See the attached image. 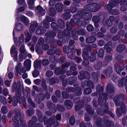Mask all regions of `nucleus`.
<instances>
[{
	"instance_id": "1",
	"label": "nucleus",
	"mask_w": 127,
	"mask_h": 127,
	"mask_svg": "<svg viewBox=\"0 0 127 127\" xmlns=\"http://www.w3.org/2000/svg\"><path fill=\"white\" fill-rule=\"evenodd\" d=\"M74 21L73 19H71V20L70 23L69 22H67L66 25L68 31L64 30V32L63 33L64 34V36L63 37L62 40L65 43L67 42L69 39L70 34L69 33L68 31L72 30V27L74 26Z\"/></svg>"
},
{
	"instance_id": "2",
	"label": "nucleus",
	"mask_w": 127,
	"mask_h": 127,
	"mask_svg": "<svg viewBox=\"0 0 127 127\" xmlns=\"http://www.w3.org/2000/svg\"><path fill=\"white\" fill-rule=\"evenodd\" d=\"M24 118V116L19 113L17 114L15 117L13 118V122L15 123L17 122L18 123V124L15 126V127H19V124L20 125V124L23 127H27L25 121L23 120Z\"/></svg>"
},
{
	"instance_id": "3",
	"label": "nucleus",
	"mask_w": 127,
	"mask_h": 127,
	"mask_svg": "<svg viewBox=\"0 0 127 127\" xmlns=\"http://www.w3.org/2000/svg\"><path fill=\"white\" fill-rule=\"evenodd\" d=\"M87 9L92 12L98 11L100 8V5L96 3H94L86 6Z\"/></svg>"
},
{
	"instance_id": "4",
	"label": "nucleus",
	"mask_w": 127,
	"mask_h": 127,
	"mask_svg": "<svg viewBox=\"0 0 127 127\" xmlns=\"http://www.w3.org/2000/svg\"><path fill=\"white\" fill-rule=\"evenodd\" d=\"M119 0H114V1L112 2L110 1L109 4L105 5V8L107 10H111L112 8L117 5L118 4Z\"/></svg>"
},
{
	"instance_id": "5",
	"label": "nucleus",
	"mask_w": 127,
	"mask_h": 127,
	"mask_svg": "<svg viewBox=\"0 0 127 127\" xmlns=\"http://www.w3.org/2000/svg\"><path fill=\"white\" fill-rule=\"evenodd\" d=\"M87 50L86 49H84L83 51V53L82 54L83 58L84 61V62L82 63V64L84 65H86L89 64V63L87 59L88 58V54L87 51Z\"/></svg>"
},
{
	"instance_id": "6",
	"label": "nucleus",
	"mask_w": 127,
	"mask_h": 127,
	"mask_svg": "<svg viewBox=\"0 0 127 127\" xmlns=\"http://www.w3.org/2000/svg\"><path fill=\"white\" fill-rule=\"evenodd\" d=\"M38 44H37L35 47V51L41 54V50L40 47V45H42L44 43V40L41 37L40 38L38 41Z\"/></svg>"
},
{
	"instance_id": "7",
	"label": "nucleus",
	"mask_w": 127,
	"mask_h": 127,
	"mask_svg": "<svg viewBox=\"0 0 127 127\" xmlns=\"http://www.w3.org/2000/svg\"><path fill=\"white\" fill-rule=\"evenodd\" d=\"M54 19L49 17H47L43 21V26L46 28H48L49 27V22L54 21Z\"/></svg>"
},
{
	"instance_id": "8",
	"label": "nucleus",
	"mask_w": 127,
	"mask_h": 127,
	"mask_svg": "<svg viewBox=\"0 0 127 127\" xmlns=\"http://www.w3.org/2000/svg\"><path fill=\"white\" fill-rule=\"evenodd\" d=\"M110 20L108 19L106 20V22H103V25L105 26H107L111 27L112 26V21H113L114 19V17L112 16H111L109 17Z\"/></svg>"
},
{
	"instance_id": "9",
	"label": "nucleus",
	"mask_w": 127,
	"mask_h": 127,
	"mask_svg": "<svg viewBox=\"0 0 127 127\" xmlns=\"http://www.w3.org/2000/svg\"><path fill=\"white\" fill-rule=\"evenodd\" d=\"M21 95V92L19 91L17 92L16 94V95L14 97V102H13V105L14 106H16L17 105L18 103V101H19L20 99V97Z\"/></svg>"
},
{
	"instance_id": "10",
	"label": "nucleus",
	"mask_w": 127,
	"mask_h": 127,
	"mask_svg": "<svg viewBox=\"0 0 127 127\" xmlns=\"http://www.w3.org/2000/svg\"><path fill=\"white\" fill-rule=\"evenodd\" d=\"M107 94L109 95L112 96L111 95H113L114 94V91L113 85L111 84H109L107 87Z\"/></svg>"
},
{
	"instance_id": "11",
	"label": "nucleus",
	"mask_w": 127,
	"mask_h": 127,
	"mask_svg": "<svg viewBox=\"0 0 127 127\" xmlns=\"http://www.w3.org/2000/svg\"><path fill=\"white\" fill-rule=\"evenodd\" d=\"M119 2L120 4H123L121 7V10L122 11H125L127 9V0H119Z\"/></svg>"
},
{
	"instance_id": "12",
	"label": "nucleus",
	"mask_w": 127,
	"mask_h": 127,
	"mask_svg": "<svg viewBox=\"0 0 127 127\" xmlns=\"http://www.w3.org/2000/svg\"><path fill=\"white\" fill-rule=\"evenodd\" d=\"M121 109L120 110L119 108H118L117 109L116 113L118 116H120L122 114L121 112V111H123V113H126V111L125 106V104L124 103H123L121 104Z\"/></svg>"
},
{
	"instance_id": "13",
	"label": "nucleus",
	"mask_w": 127,
	"mask_h": 127,
	"mask_svg": "<svg viewBox=\"0 0 127 127\" xmlns=\"http://www.w3.org/2000/svg\"><path fill=\"white\" fill-rule=\"evenodd\" d=\"M106 109H105L104 110L101 109H98L97 110V113L100 115H103L105 114L106 113H108V104H106Z\"/></svg>"
},
{
	"instance_id": "14",
	"label": "nucleus",
	"mask_w": 127,
	"mask_h": 127,
	"mask_svg": "<svg viewBox=\"0 0 127 127\" xmlns=\"http://www.w3.org/2000/svg\"><path fill=\"white\" fill-rule=\"evenodd\" d=\"M38 26L37 23L35 22H32L31 23V25L29 29V31L31 33L34 32L36 28Z\"/></svg>"
},
{
	"instance_id": "15",
	"label": "nucleus",
	"mask_w": 127,
	"mask_h": 127,
	"mask_svg": "<svg viewBox=\"0 0 127 127\" xmlns=\"http://www.w3.org/2000/svg\"><path fill=\"white\" fill-rule=\"evenodd\" d=\"M46 35L47 36V40H50V39H53L54 37H55L56 35V34L54 32H50L46 34Z\"/></svg>"
},
{
	"instance_id": "16",
	"label": "nucleus",
	"mask_w": 127,
	"mask_h": 127,
	"mask_svg": "<svg viewBox=\"0 0 127 127\" xmlns=\"http://www.w3.org/2000/svg\"><path fill=\"white\" fill-rule=\"evenodd\" d=\"M36 9L38 11L37 13L40 16H43L45 14V11L41 6H38L36 8Z\"/></svg>"
},
{
	"instance_id": "17",
	"label": "nucleus",
	"mask_w": 127,
	"mask_h": 127,
	"mask_svg": "<svg viewBox=\"0 0 127 127\" xmlns=\"http://www.w3.org/2000/svg\"><path fill=\"white\" fill-rule=\"evenodd\" d=\"M45 31L46 30L43 27L39 26L37 28L36 31V33L37 34H40L44 33Z\"/></svg>"
},
{
	"instance_id": "18",
	"label": "nucleus",
	"mask_w": 127,
	"mask_h": 127,
	"mask_svg": "<svg viewBox=\"0 0 127 127\" xmlns=\"http://www.w3.org/2000/svg\"><path fill=\"white\" fill-rule=\"evenodd\" d=\"M24 64L27 68V70L29 71L31 67V61L27 59L24 62Z\"/></svg>"
},
{
	"instance_id": "19",
	"label": "nucleus",
	"mask_w": 127,
	"mask_h": 127,
	"mask_svg": "<svg viewBox=\"0 0 127 127\" xmlns=\"http://www.w3.org/2000/svg\"><path fill=\"white\" fill-rule=\"evenodd\" d=\"M22 67V65L20 63H19L16 68L15 71V74L16 75H17L19 73L20 74H22L21 69Z\"/></svg>"
},
{
	"instance_id": "20",
	"label": "nucleus",
	"mask_w": 127,
	"mask_h": 127,
	"mask_svg": "<svg viewBox=\"0 0 127 127\" xmlns=\"http://www.w3.org/2000/svg\"><path fill=\"white\" fill-rule=\"evenodd\" d=\"M11 54L12 57H15L17 56V52L16 51L15 46L13 45L11 48Z\"/></svg>"
},
{
	"instance_id": "21",
	"label": "nucleus",
	"mask_w": 127,
	"mask_h": 127,
	"mask_svg": "<svg viewBox=\"0 0 127 127\" xmlns=\"http://www.w3.org/2000/svg\"><path fill=\"white\" fill-rule=\"evenodd\" d=\"M70 11L69 9L66 10V12L63 15V16L64 19L66 20L70 18L71 15L70 13Z\"/></svg>"
},
{
	"instance_id": "22",
	"label": "nucleus",
	"mask_w": 127,
	"mask_h": 127,
	"mask_svg": "<svg viewBox=\"0 0 127 127\" xmlns=\"http://www.w3.org/2000/svg\"><path fill=\"white\" fill-rule=\"evenodd\" d=\"M64 104L68 109L71 108L73 106L72 102L70 101L66 100L64 102Z\"/></svg>"
},
{
	"instance_id": "23",
	"label": "nucleus",
	"mask_w": 127,
	"mask_h": 127,
	"mask_svg": "<svg viewBox=\"0 0 127 127\" xmlns=\"http://www.w3.org/2000/svg\"><path fill=\"white\" fill-rule=\"evenodd\" d=\"M83 72V71H81L80 72V75H79L78 76V78L79 79L82 80L85 77H87V78H89L90 77V73L87 72H85L84 75L85 76L83 77V75L81 74V73H82Z\"/></svg>"
},
{
	"instance_id": "24",
	"label": "nucleus",
	"mask_w": 127,
	"mask_h": 127,
	"mask_svg": "<svg viewBox=\"0 0 127 127\" xmlns=\"http://www.w3.org/2000/svg\"><path fill=\"white\" fill-rule=\"evenodd\" d=\"M23 28V26L20 23L17 24L16 25L15 29H14L13 31V35H14V31L15 29H16L18 31H20L22 30Z\"/></svg>"
},
{
	"instance_id": "25",
	"label": "nucleus",
	"mask_w": 127,
	"mask_h": 127,
	"mask_svg": "<svg viewBox=\"0 0 127 127\" xmlns=\"http://www.w3.org/2000/svg\"><path fill=\"white\" fill-rule=\"evenodd\" d=\"M55 7L56 9L58 12L62 11L63 8V4L60 3H58L56 4Z\"/></svg>"
},
{
	"instance_id": "26",
	"label": "nucleus",
	"mask_w": 127,
	"mask_h": 127,
	"mask_svg": "<svg viewBox=\"0 0 127 127\" xmlns=\"http://www.w3.org/2000/svg\"><path fill=\"white\" fill-rule=\"evenodd\" d=\"M21 20L24 23L25 25L29 24V20L28 19L24 16H22L21 17Z\"/></svg>"
},
{
	"instance_id": "27",
	"label": "nucleus",
	"mask_w": 127,
	"mask_h": 127,
	"mask_svg": "<svg viewBox=\"0 0 127 127\" xmlns=\"http://www.w3.org/2000/svg\"><path fill=\"white\" fill-rule=\"evenodd\" d=\"M41 61L40 60H37L34 62V66L35 69H37L38 67H40Z\"/></svg>"
},
{
	"instance_id": "28",
	"label": "nucleus",
	"mask_w": 127,
	"mask_h": 127,
	"mask_svg": "<svg viewBox=\"0 0 127 127\" xmlns=\"http://www.w3.org/2000/svg\"><path fill=\"white\" fill-rule=\"evenodd\" d=\"M127 80V77L126 78H123L120 81L118 82V85L120 87H122L123 86L124 84H125L126 82V80Z\"/></svg>"
},
{
	"instance_id": "29",
	"label": "nucleus",
	"mask_w": 127,
	"mask_h": 127,
	"mask_svg": "<svg viewBox=\"0 0 127 127\" xmlns=\"http://www.w3.org/2000/svg\"><path fill=\"white\" fill-rule=\"evenodd\" d=\"M53 118L51 119V118L49 120H48L46 122L45 121H44V124L45 125H48V126L52 125L53 123H54V121H55L54 120L55 117H53Z\"/></svg>"
},
{
	"instance_id": "30",
	"label": "nucleus",
	"mask_w": 127,
	"mask_h": 127,
	"mask_svg": "<svg viewBox=\"0 0 127 127\" xmlns=\"http://www.w3.org/2000/svg\"><path fill=\"white\" fill-rule=\"evenodd\" d=\"M96 38L95 37L90 36L87 38L86 41L88 43H90L94 42Z\"/></svg>"
},
{
	"instance_id": "31",
	"label": "nucleus",
	"mask_w": 127,
	"mask_h": 127,
	"mask_svg": "<svg viewBox=\"0 0 127 127\" xmlns=\"http://www.w3.org/2000/svg\"><path fill=\"white\" fill-rule=\"evenodd\" d=\"M83 17H84L86 20L90 19L92 17V15L90 12H88L82 15Z\"/></svg>"
},
{
	"instance_id": "32",
	"label": "nucleus",
	"mask_w": 127,
	"mask_h": 127,
	"mask_svg": "<svg viewBox=\"0 0 127 127\" xmlns=\"http://www.w3.org/2000/svg\"><path fill=\"white\" fill-rule=\"evenodd\" d=\"M37 121V119L35 117H33L32 120H30L28 124L29 127H32L33 123Z\"/></svg>"
},
{
	"instance_id": "33",
	"label": "nucleus",
	"mask_w": 127,
	"mask_h": 127,
	"mask_svg": "<svg viewBox=\"0 0 127 127\" xmlns=\"http://www.w3.org/2000/svg\"><path fill=\"white\" fill-rule=\"evenodd\" d=\"M84 84L85 86H89L92 88H93V83L90 81H85Z\"/></svg>"
},
{
	"instance_id": "34",
	"label": "nucleus",
	"mask_w": 127,
	"mask_h": 127,
	"mask_svg": "<svg viewBox=\"0 0 127 127\" xmlns=\"http://www.w3.org/2000/svg\"><path fill=\"white\" fill-rule=\"evenodd\" d=\"M79 100L80 99L79 98H77L75 99L74 100V103H75L76 102H77V105H76L75 106V110L76 111L78 110L81 108V106H80L78 105L77 104H78L79 103H80Z\"/></svg>"
},
{
	"instance_id": "35",
	"label": "nucleus",
	"mask_w": 127,
	"mask_h": 127,
	"mask_svg": "<svg viewBox=\"0 0 127 127\" xmlns=\"http://www.w3.org/2000/svg\"><path fill=\"white\" fill-rule=\"evenodd\" d=\"M103 87L100 85H98L97 88V94H98L100 95L102 94L103 92Z\"/></svg>"
},
{
	"instance_id": "36",
	"label": "nucleus",
	"mask_w": 127,
	"mask_h": 127,
	"mask_svg": "<svg viewBox=\"0 0 127 127\" xmlns=\"http://www.w3.org/2000/svg\"><path fill=\"white\" fill-rule=\"evenodd\" d=\"M27 2L28 4L30 5L29 8L30 9H32L34 7L33 5L34 2L33 0H27Z\"/></svg>"
},
{
	"instance_id": "37",
	"label": "nucleus",
	"mask_w": 127,
	"mask_h": 127,
	"mask_svg": "<svg viewBox=\"0 0 127 127\" xmlns=\"http://www.w3.org/2000/svg\"><path fill=\"white\" fill-rule=\"evenodd\" d=\"M125 47L123 45H121L118 46L117 49V51L119 52H122L125 49Z\"/></svg>"
},
{
	"instance_id": "38",
	"label": "nucleus",
	"mask_w": 127,
	"mask_h": 127,
	"mask_svg": "<svg viewBox=\"0 0 127 127\" xmlns=\"http://www.w3.org/2000/svg\"><path fill=\"white\" fill-rule=\"evenodd\" d=\"M58 23L59 27L61 28H63L64 27V24L63 21L61 19H59Z\"/></svg>"
},
{
	"instance_id": "39",
	"label": "nucleus",
	"mask_w": 127,
	"mask_h": 127,
	"mask_svg": "<svg viewBox=\"0 0 127 127\" xmlns=\"http://www.w3.org/2000/svg\"><path fill=\"white\" fill-rule=\"evenodd\" d=\"M54 72L55 74L57 75H59L61 74H63L65 72L64 71H62L61 69L59 68H56Z\"/></svg>"
},
{
	"instance_id": "40",
	"label": "nucleus",
	"mask_w": 127,
	"mask_h": 127,
	"mask_svg": "<svg viewBox=\"0 0 127 127\" xmlns=\"http://www.w3.org/2000/svg\"><path fill=\"white\" fill-rule=\"evenodd\" d=\"M49 15L51 16H54L56 14L55 9L53 8H51L50 9Z\"/></svg>"
},
{
	"instance_id": "41",
	"label": "nucleus",
	"mask_w": 127,
	"mask_h": 127,
	"mask_svg": "<svg viewBox=\"0 0 127 127\" xmlns=\"http://www.w3.org/2000/svg\"><path fill=\"white\" fill-rule=\"evenodd\" d=\"M112 72V69L111 68H110L107 70L106 71H104V74H105L106 76H109L110 74Z\"/></svg>"
},
{
	"instance_id": "42",
	"label": "nucleus",
	"mask_w": 127,
	"mask_h": 127,
	"mask_svg": "<svg viewBox=\"0 0 127 127\" xmlns=\"http://www.w3.org/2000/svg\"><path fill=\"white\" fill-rule=\"evenodd\" d=\"M75 123L74 117V116L71 117L69 119V123L71 125L73 126L74 125Z\"/></svg>"
},
{
	"instance_id": "43",
	"label": "nucleus",
	"mask_w": 127,
	"mask_h": 127,
	"mask_svg": "<svg viewBox=\"0 0 127 127\" xmlns=\"http://www.w3.org/2000/svg\"><path fill=\"white\" fill-rule=\"evenodd\" d=\"M115 67L116 68V70L117 72L119 74H120V72L121 71V67L119 66L117 64H115Z\"/></svg>"
},
{
	"instance_id": "44",
	"label": "nucleus",
	"mask_w": 127,
	"mask_h": 127,
	"mask_svg": "<svg viewBox=\"0 0 127 127\" xmlns=\"http://www.w3.org/2000/svg\"><path fill=\"white\" fill-rule=\"evenodd\" d=\"M104 51L103 49H100L99 50V52L98 54V56L99 57L102 58L103 56Z\"/></svg>"
},
{
	"instance_id": "45",
	"label": "nucleus",
	"mask_w": 127,
	"mask_h": 127,
	"mask_svg": "<svg viewBox=\"0 0 127 127\" xmlns=\"http://www.w3.org/2000/svg\"><path fill=\"white\" fill-rule=\"evenodd\" d=\"M57 108L58 110L60 112H62L65 110V108L63 106L58 105Z\"/></svg>"
},
{
	"instance_id": "46",
	"label": "nucleus",
	"mask_w": 127,
	"mask_h": 127,
	"mask_svg": "<svg viewBox=\"0 0 127 127\" xmlns=\"http://www.w3.org/2000/svg\"><path fill=\"white\" fill-rule=\"evenodd\" d=\"M92 20L94 22H98L100 20L99 17L98 16H94L92 18Z\"/></svg>"
},
{
	"instance_id": "47",
	"label": "nucleus",
	"mask_w": 127,
	"mask_h": 127,
	"mask_svg": "<svg viewBox=\"0 0 127 127\" xmlns=\"http://www.w3.org/2000/svg\"><path fill=\"white\" fill-rule=\"evenodd\" d=\"M92 92V90L89 88H87L85 90L84 93L85 95H88Z\"/></svg>"
},
{
	"instance_id": "48",
	"label": "nucleus",
	"mask_w": 127,
	"mask_h": 127,
	"mask_svg": "<svg viewBox=\"0 0 127 127\" xmlns=\"http://www.w3.org/2000/svg\"><path fill=\"white\" fill-rule=\"evenodd\" d=\"M85 31L84 29H82L78 30L77 32V33L79 35H83L85 33Z\"/></svg>"
},
{
	"instance_id": "49",
	"label": "nucleus",
	"mask_w": 127,
	"mask_h": 127,
	"mask_svg": "<svg viewBox=\"0 0 127 127\" xmlns=\"http://www.w3.org/2000/svg\"><path fill=\"white\" fill-rule=\"evenodd\" d=\"M47 105L48 107L50 108H51L52 107L54 108L55 107V106L54 104L49 101L47 102Z\"/></svg>"
},
{
	"instance_id": "50",
	"label": "nucleus",
	"mask_w": 127,
	"mask_h": 127,
	"mask_svg": "<svg viewBox=\"0 0 127 127\" xmlns=\"http://www.w3.org/2000/svg\"><path fill=\"white\" fill-rule=\"evenodd\" d=\"M104 47L105 49H106V51L107 52L109 53L111 51V49L110 47H109L108 44H106L104 46Z\"/></svg>"
},
{
	"instance_id": "51",
	"label": "nucleus",
	"mask_w": 127,
	"mask_h": 127,
	"mask_svg": "<svg viewBox=\"0 0 127 127\" xmlns=\"http://www.w3.org/2000/svg\"><path fill=\"white\" fill-rule=\"evenodd\" d=\"M82 15L81 14L74 15L73 18L75 19H81L82 17Z\"/></svg>"
},
{
	"instance_id": "52",
	"label": "nucleus",
	"mask_w": 127,
	"mask_h": 127,
	"mask_svg": "<svg viewBox=\"0 0 127 127\" xmlns=\"http://www.w3.org/2000/svg\"><path fill=\"white\" fill-rule=\"evenodd\" d=\"M28 101L29 104H31V105L33 107H35V105L34 103L32 101L31 99L30 98H29L28 99Z\"/></svg>"
},
{
	"instance_id": "53",
	"label": "nucleus",
	"mask_w": 127,
	"mask_h": 127,
	"mask_svg": "<svg viewBox=\"0 0 127 127\" xmlns=\"http://www.w3.org/2000/svg\"><path fill=\"white\" fill-rule=\"evenodd\" d=\"M51 26L52 28L55 29H57L59 28V27L54 22L52 23Z\"/></svg>"
},
{
	"instance_id": "54",
	"label": "nucleus",
	"mask_w": 127,
	"mask_h": 127,
	"mask_svg": "<svg viewBox=\"0 0 127 127\" xmlns=\"http://www.w3.org/2000/svg\"><path fill=\"white\" fill-rule=\"evenodd\" d=\"M1 111L3 113H6L8 112L6 107V106L3 107L1 109Z\"/></svg>"
},
{
	"instance_id": "55",
	"label": "nucleus",
	"mask_w": 127,
	"mask_h": 127,
	"mask_svg": "<svg viewBox=\"0 0 127 127\" xmlns=\"http://www.w3.org/2000/svg\"><path fill=\"white\" fill-rule=\"evenodd\" d=\"M91 119V118L89 117V115L88 113H86L85 114V120L87 121H89Z\"/></svg>"
},
{
	"instance_id": "56",
	"label": "nucleus",
	"mask_w": 127,
	"mask_h": 127,
	"mask_svg": "<svg viewBox=\"0 0 127 127\" xmlns=\"http://www.w3.org/2000/svg\"><path fill=\"white\" fill-rule=\"evenodd\" d=\"M114 100L115 102L116 105L117 106H118L120 105V102L118 101V99H117V96H115L114 97Z\"/></svg>"
},
{
	"instance_id": "57",
	"label": "nucleus",
	"mask_w": 127,
	"mask_h": 127,
	"mask_svg": "<svg viewBox=\"0 0 127 127\" xmlns=\"http://www.w3.org/2000/svg\"><path fill=\"white\" fill-rule=\"evenodd\" d=\"M75 91V89L73 87H68L66 89V91L67 92H74Z\"/></svg>"
},
{
	"instance_id": "58",
	"label": "nucleus",
	"mask_w": 127,
	"mask_h": 127,
	"mask_svg": "<svg viewBox=\"0 0 127 127\" xmlns=\"http://www.w3.org/2000/svg\"><path fill=\"white\" fill-rule=\"evenodd\" d=\"M99 74H97L95 72H93L92 73V77L94 78H95V79L96 81L97 80V77Z\"/></svg>"
},
{
	"instance_id": "59",
	"label": "nucleus",
	"mask_w": 127,
	"mask_h": 127,
	"mask_svg": "<svg viewBox=\"0 0 127 127\" xmlns=\"http://www.w3.org/2000/svg\"><path fill=\"white\" fill-rule=\"evenodd\" d=\"M55 60V57L54 55H51L49 57V61L51 63L54 62Z\"/></svg>"
},
{
	"instance_id": "60",
	"label": "nucleus",
	"mask_w": 127,
	"mask_h": 127,
	"mask_svg": "<svg viewBox=\"0 0 127 127\" xmlns=\"http://www.w3.org/2000/svg\"><path fill=\"white\" fill-rule=\"evenodd\" d=\"M39 74V72L37 70H35L33 73H32V75L34 77H36Z\"/></svg>"
},
{
	"instance_id": "61",
	"label": "nucleus",
	"mask_w": 127,
	"mask_h": 127,
	"mask_svg": "<svg viewBox=\"0 0 127 127\" xmlns=\"http://www.w3.org/2000/svg\"><path fill=\"white\" fill-rule=\"evenodd\" d=\"M117 31V28L115 27H113L110 30V32L112 33H115Z\"/></svg>"
},
{
	"instance_id": "62",
	"label": "nucleus",
	"mask_w": 127,
	"mask_h": 127,
	"mask_svg": "<svg viewBox=\"0 0 127 127\" xmlns=\"http://www.w3.org/2000/svg\"><path fill=\"white\" fill-rule=\"evenodd\" d=\"M42 63L44 65H48L49 62L48 60H42Z\"/></svg>"
},
{
	"instance_id": "63",
	"label": "nucleus",
	"mask_w": 127,
	"mask_h": 127,
	"mask_svg": "<svg viewBox=\"0 0 127 127\" xmlns=\"http://www.w3.org/2000/svg\"><path fill=\"white\" fill-rule=\"evenodd\" d=\"M86 110L88 112L91 114H92L94 112L91 109V107L90 106H89L86 109Z\"/></svg>"
},
{
	"instance_id": "64",
	"label": "nucleus",
	"mask_w": 127,
	"mask_h": 127,
	"mask_svg": "<svg viewBox=\"0 0 127 127\" xmlns=\"http://www.w3.org/2000/svg\"><path fill=\"white\" fill-rule=\"evenodd\" d=\"M24 35L23 34H22L20 37L19 40V42L20 44L23 42L24 41Z\"/></svg>"
}]
</instances>
